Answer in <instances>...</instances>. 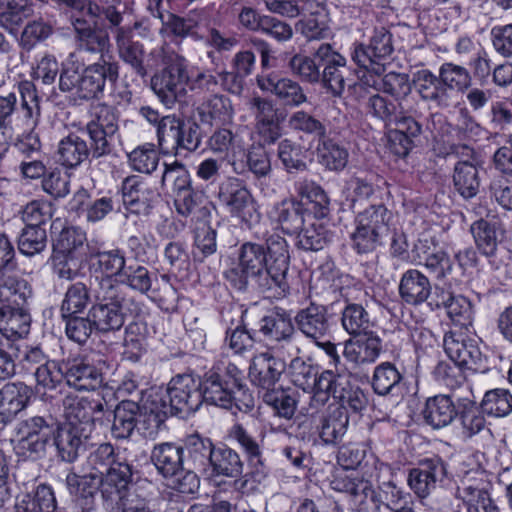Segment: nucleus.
Here are the masks:
<instances>
[{
    "label": "nucleus",
    "mask_w": 512,
    "mask_h": 512,
    "mask_svg": "<svg viewBox=\"0 0 512 512\" xmlns=\"http://www.w3.org/2000/svg\"><path fill=\"white\" fill-rule=\"evenodd\" d=\"M290 255L286 240L278 234L266 239V245L245 242L238 253V264L225 272V278L238 290H246L249 280L261 292L285 294Z\"/></svg>",
    "instance_id": "f257e3e1"
},
{
    "label": "nucleus",
    "mask_w": 512,
    "mask_h": 512,
    "mask_svg": "<svg viewBox=\"0 0 512 512\" xmlns=\"http://www.w3.org/2000/svg\"><path fill=\"white\" fill-rule=\"evenodd\" d=\"M79 69V63L74 61L63 65L59 88L63 92L75 91L80 99H100L119 79L120 65L113 56L98 59L81 72Z\"/></svg>",
    "instance_id": "f03ea898"
},
{
    "label": "nucleus",
    "mask_w": 512,
    "mask_h": 512,
    "mask_svg": "<svg viewBox=\"0 0 512 512\" xmlns=\"http://www.w3.org/2000/svg\"><path fill=\"white\" fill-rule=\"evenodd\" d=\"M149 56L163 68L151 77V89L166 107L172 108L185 97L190 76L186 59L164 43L153 48Z\"/></svg>",
    "instance_id": "7ed1b4c3"
},
{
    "label": "nucleus",
    "mask_w": 512,
    "mask_h": 512,
    "mask_svg": "<svg viewBox=\"0 0 512 512\" xmlns=\"http://www.w3.org/2000/svg\"><path fill=\"white\" fill-rule=\"evenodd\" d=\"M201 403L224 409L235 405V393L243 388L242 371L233 363L218 364L199 381Z\"/></svg>",
    "instance_id": "20e7f679"
},
{
    "label": "nucleus",
    "mask_w": 512,
    "mask_h": 512,
    "mask_svg": "<svg viewBox=\"0 0 512 512\" xmlns=\"http://www.w3.org/2000/svg\"><path fill=\"white\" fill-rule=\"evenodd\" d=\"M96 300L89 310L96 330L102 333L119 330L125 321V297L120 284L111 278H102Z\"/></svg>",
    "instance_id": "39448f33"
},
{
    "label": "nucleus",
    "mask_w": 512,
    "mask_h": 512,
    "mask_svg": "<svg viewBox=\"0 0 512 512\" xmlns=\"http://www.w3.org/2000/svg\"><path fill=\"white\" fill-rule=\"evenodd\" d=\"M156 133L160 150L175 155H178L180 150L196 151L203 137L201 127L196 121L185 122L174 114L161 118Z\"/></svg>",
    "instance_id": "423d86ee"
},
{
    "label": "nucleus",
    "mask_w": 512,
    "mask_h": 512,
    "mask_svg": "<svg viewBox=\"0 0 512 512\" xmlns=\"http://www.w3.org/2000/svg\"><path fill=\"white\" fill-rule=\"evenodd\" d=\"M315 58L323 67L319 83L332 96L342 97L345 88L355 84V70L347 65L346 58L331 44H320L315 50Z\"/></svg>",
    "instance_id": "0eeeda50"
},
{
    "label": "nucleus",
    "mask_w": 512,
    "mask_h": 512,
    "mask_svg": "<svg viewBox=\"0 0 512 512\" xmlns=\"http://www.w3.org/2000/svg\"><path fill=\"white\" fill-rule=\"evenodd\" d=\"M56 422L52 417L33 416L18 423L17 454L31 459L44 456L46 446L56 432Z\"/></svg>",
    "instance_id": "6e6552de"
},
{
    "label": "nucleus",
    "mask_w": 512,
    "mask_h": 512,
    "mask_svg": "<svg viewBox=\"0 0 512 512\" xmlns=\"http://www.w3.org/2000/svg\"><path fill=\"white\" fill-rule=\"evenodd\" d=\"M118 129L119 115L115 107L105 103L93 107L91 119L86 124V132L92 143L93 158L99 159L112 152L111 140Z\"/></svg>",
    "instance_id": "1a4fd4ad"
},
{
    "label": "nucleus",
    "mask_w": 512,
    "mask_h": 512,
    "mask_svg": "<svg viewBox=\"0 0 512 512\" xmlns=\"http://www.w3.org/2000/svg\"><path fill=\"white\" fill-rule=\"evenodd\" d=\"M218 199L232 216L241 219L248 226L260 220L256 201L241 179L229 177L221 182Z\"/></svg>",
    "instance_id": "9d476101"
},
{
    "label": "nucleus",
    "mask_w": 512,
    "mask_h": 512,
    "mask_svg": "<svg viewBox=\"0 0 512 512\" xmlns=\"http://www.w3.org/2000/svg\"><path fill=\"white\" fill-rule=\"evenodd\" d=\"M334 370L326 369L321 373L317 367L307 363L300 357H295L288 365V377L296 387L311 394L310 406L318 409L326 404V392L323 382L335 375Z\"/></svg>",
    "instance_id": "9b49d317"
},
{
    "label": "nucleus",
    "mask_w": 512,
    "mask_h": 512,
    "mask_svg": "<svg viewBox=\"0 0 512 512\" xmlns=\"http://www.w3.org/2000/svg\"><path fill=\"white\" fill-rule=\"evenodd\" d=\"M161 389L163 401L173 415H189L201 406V385L192 374L184 373L173 377L167 388Z\"/></svg>",
    "instance_id": "f8f14e48"
},
{
    "label": "nucleus",
    "mask_w": 512,
    "mask_h": 512,
    "mask_svg": "<svg viewBox=\"0 0 512 512\" xmlns=\"http://www.w3.org/2000/svg\"><path fill=\"white\" fill-rule=\"evenodd\" d=\"M106 407V401L99 395L86 397H79L73 394L66 395L63 399L65 424H73L92 432V428L96 423H103Z\"/></svg>",
    "instance_id": "ddd939ff"
},
{
    "label": "nucleus",
    "mask_w": 512,
    "mask_h": 512,
    "mask_svg": "<svg viewBox=\"0 0 512 512\" xmlns=\"http://www.w3.org/2000/svg\"><path fill=\"white\" fill-rule=\"evenodd\" d=\"M99 477L102 484L101 498L106 508L121 507L126 499L138 498L128 494L133 481V467L127 461L117 462Z\"/></svg>",
    "instance_id": "4468645a"
},
{
    "label": "nucleus",
    "mask_w": 512,
    "mask_h": 512,
    "mask_svg": "<svg viewBox=\"0 0 512 512\" xmlns=\"http://www.w3.org/2000/svg\"><path fill=\"white\" fill-rule=\"evenodd\" d=\"M335 491L344 492L351 496L353 506L358 512H384L382 510V494L363 478H353L347 475H337L331 481Z\"/></svg>",
    "instance_id": "2eb2a0df"
},
{
    "label": "nucleus",
    "mask_w": 512,
    "mask_h": 512,
    "mask_svg": "<svg viewBox=\"0 0 512 512\" xmlns=\"http://www.w3.org/2000/svg\"><path fill=\"white\" fill-rule=\"evenodd\" d=\"M257 85L262 91L270 92L285 107L297 108L308 102V96L301 84L289 77H279L275 73L257 77Z\"/></svg>",
    "instance_id": "dca6fc26"
},
{
    "label": "nucleus",
    "mask_w": 512,
    "mask_h": 512,
    "mask_svg": "<svg viewBox=\"0 0 512 512\" xmlns=\"http://www.w3.org/2000/svg\"><path fill=\"white\" fill-rule=\"evenodd\" d=\"M285 368V360L270 352H263L252 358L249 377L251 383L259 389V395L276 387Z\"/></svg>",
    "instance_id": "f3484780"
},
{
    "label": "nucleus",
    "mask_w": 512,
    "mask_h": 512,
    "mask_svg": "<svg viewBox=\"0 0 512 512\" xmlns=\"http://www.w3.org/2000/svg\"><path fill=\"white\" fill-rule=\"evenodd\" d=\"M447 474L445 463L438 457L424 459L418 467L409 472L410 488L421 498L428 496L437 484L443 482Z\"/></svg>",
    "instance_id": "a211bd4d"
},
{
    "label": "nucleus",
    "mask_w": 512,
    "mask_h": 512,
    "mask_svg": "<svg viewBox=\"0 0 512 512\" xmlns=\"http://www.w3.org/2000/svg\"><path fill=\"white\" fill-rule=\"evenodd\" d=\"M394 125L395 130L390 135L392 150L396 155L405 157L419 140L422 124L416 118V110L412 106H406Z\"/></svg>",
    "instance_id": "6ab92c4d"
},
{
    "label": "nucleus",
    "mask_w": 512,
    "mask_h": 512,
    "mask_svg": "<svg viewBox=\"0 0 512 512\" xmlns=\"http://www.w3.org/2000/svg\"><path fill=\"white\" fill-rule=\"evenodd\" d=\"M123 203L129 213L148 215L152 202L157 197L155 190L142 177H126L121 186Z\"/></svg>",
    "instance_id": "aec40b11"
},
{
    "label": "nucleus",
    "mask_w": 512,
    "mask_h": 512,
    "mask_svg": "<svg viewBox=\"0 0 512 512\" xmlns=\"http://www.w3.org/2000/svg\"><path fill=\"white\" fill-rule=\"evenodd\" d=\"M294 321L297 329L316 345L330 331L328 308L314 302L297 311Z\"/></svg>",
    "instance_id": "412c9836"
},
{
    "label": "nucleus",
    "mask_w": 512,
    "mask_h": 512,
    "mask_svg": "<svg viewBox=\"0 0 512 512\" xmlns=\"http://www.w3.org/2000/svg\"><path fill=\"white\" fill-rule=\"evenodd\" d=\"M66 485L73 496L76 507L82 512H91L95 509L97 492L101 493L102 484L98 473L90 472L78 475L70 472L66 476Z\"/></svg>",
    "instance_id": "4be33fe9"
},
{
    "label": "nucleus",
    "mask_w": 512,
    "mask_h": 512,
    "mask_svg": "<svg viewBox=\"0 0 512 512\" xmlns=\"http://www.w3.org/2000/svg\"><path fill=\"white\" fill-rule=\"evenodd\" d=\"M32 388L24 382H8L0 388V423L8 424L25 410L32 397Z\"/></svg>",
    "instance_id": "5701e85b"
},
{
    "label": "nucleus",
    "mask_w": 512,
    "mask_h": 512,
    "mask_svg": "<svg viewBox=\"0 0 512 512\" xmlns=\"http://www.w3.org/2000/svg\"><path fill=\"white\" fill-rule=\"evenodd\" d=\"M443 346L451 362L465 369L476 371L483 363V355L473 340L449 332L444 336Z\"/></svg>",
    "instance_id": "b1692460"
},
{
    "label": "nucleus",
    "mask_w": 512,
    "mask_h": 512,
    "mask_svg": "<svg viewBox=\"0 0 512 512\" xmlns=\"http://www.w3.org/2000/svg\"><path fill=\"white\" fill-rule=\"evenodd\" d=\"M323 385L327 389L326 403L330 397H333L356 413L363 411L368 405L367 394L358 386H350L348 377L338 371L333 378L329 376V380H325Z\"/></svg>",
    "instance_id": "393cba45"
},
{
    "label": "nucleus",
    "mask_w": 512,
    "mask_h": 512,
    "mask_svg": "<svg viewBox=\"0 0 512 512\" xmlns=\"http://www.w3.org/2000/svg\"><path fill=\"white\" fill-rule=\"evenodd\" d=\"M91 431H87L73 424H56V432L53 435L59 457L66 462L77 459L81 450L85 449Z\"/></svg>",
    "instance_id": "a878e982"
},
{
    "label": "nucleus",
    "mask_w": 512,
    "mask_h": 512,
    "mask_svg": "<svg viewBox=\"0 0 512 512\" xmlns=\"http://www.w3.org/2000/svg\"><path fill=\"white\" fill-rule=\"evenodd\" d=\"M72 25L80 51L99 56V59L112 56L109 53L110 39L106 31L97 29L83 18L73 19Z\"/></svg>",
    "instance_id": "bb28decb"
},
{
    "label": "nucleus",
    "mask_w": 512,
    "mask_h": 512,
    "mask_svg": "<svg viewBox=\"0 0 512 512\" xmlns=\"http://www.w3.org/2000/svg\"><path fill=\"white\" fill-rule=\"evenodd\" d=\"M138 29L120 30L117 37L114 38L119 58L131 67L134 73L141 79H145L148 74V68L144 64L145 49L144 45L135 39V32Z\"/></svg>",
    "instance_id": "cd10ccee"
},
{
    "label": "nucleus",
    "mask_w": 512,
    "mask_h": 512,
    "mask_svg": "<svg viewBox=\"0 0 512 512\" xmlns=\"http://www.w3.org/2000/svg\"><path fill=\"white\" fill-rule=\"evenodd\" d=\"M65 375L67 384L79 391L96 390L104 380L102 372L84 359L67 361Z\"/></svg>",
    "instance_id": "c85d7f7f"
},
{
    "label": "nucleus",
    "mask_w": 512,
    "mask_h": 512,
    "mask_svg": "<svg viewBox=\"0 0 512 512\" xmlns=\"http://www.w3.org/2000/svg\"><path fill=\"white\" fill-rule=\"evenodd\" d=\"M413 82L424 101L432 102L440 108L451 105L452 97L448 95L439 73L435 75L428 69L419 70L413 74Z\"/></svg>",
    "instance_id": "c756f323"
},
{
    "label": "nucleus",
    "mask_w": 512,
    "mask_h": 512,
    "mask_svg": "<svg viewBox=\"0 0 512 512\" xmlns=\"http://www.w3.org/2000/svg\"><path fill=\"white\" fill-rule=\"evenodd\" d=\"M422 415L428 425L440 429L451 424L458 411L449 395L439 394L426 400Z\"/></svg>",
    "instance_id": "7c9ffc66"
},
{
    "label": "nucleus",
    "mask_w": 512,
    "mask_h": 512,
    "mask_svg": "<svg viewBox=\"0 0 512 512\" xmlns=\"http://www.w3.org/2000/svg\"><path fill=\"white\" fill-rule=\"evenodd\" d=\"M432 286L426 275L417 269L407 270L399 283L401 299L409 305L424 303L431 294Z\"/></svg>",
    "instance_id": "2f4dec72"
},
{
    "label": "nucleus",
    "mask_w": 512,
    "mask_h": 512,
    "mask_svg": "<svg viewBox=\"0 0 512 512\" xmlns=\"http://www.w3.org/2000/svg\"><path fill=\"white\" fill-rule=\"evenodd\" d=\"M91 156L93 160V148L92 143L82 139L75 133H70L68 136L60 140L57 149V161L67 167L76 168L84 160Z\"/></svg>",
    "instance_id": "473e14b6"
},
{
    "label": "nucleus",
    "mask_w": 512,
    "mask_h": 512,
    "mask_svg": "<svg viewBox=\"0 0 512 512\" xmlns=\"http://www.w3.org/2000/svg\"><path fill=\"white\" fill-rule=\"evenodd\" d=\"M358 338L346 341L344 356L348 361L356 364L372 363L380 355L381 339L372 334L364 333Z\"/></svg>",
    "instance_id": "72a5a7b5"
},
{
    "label": "nucleus",
    "mask_w": 512,
    "mask_h": 512,
    "mask_svg": "<svg viewBox=\"0 0 512 512\" xmlns=\"http://www.w3.org/2000/svg\"><path fill=\"white\" fill-rule=\"evenodd\" d=\"M151 461L157 471L168 478L184 467V449L168 442L155 445L151 453Z\"/></svg>",
    "instance_id": "f704fd0d"
},
{
    "label": "nucleus",
    "mask_w": 512,
    "mask_h": 512,
    "mask_svg": "<svg viewBox=\"0 0 512 512\" xmlns=\"http://www.w3.org/2000/svg\"><path fill=\"white\" fill-rule=\"evenodd\" d=\"M57 500L51 486L39 484L33 491L18 497L14 512H56Z\"/></svg>",
    "instance_id": "c9c22d12"
},
{
    "label": "nucleus",
    "mask_w": 512,
    "mask_h": 512,
    "mask_svg": "<svg viewBox=\"0 0 512 512\" xmlns=\"http://www.w3.org/2000/svg\"><path fill=\"white\" fill-rule=\"evenodd\" d=\"M31 316L25 306L0 308V332L6 340L23 338L30 331Z\"/></svg>",
    "instance_id": "e433bc0d"
},
{
    "label": "nucleus",
    "mask_w": 512,
    "mask_h": 512,
    "mask_svg": "<svg viewBox=\"0 0 512 512\" xmlns=\"http://www.w3.org/2000/svg\"><path fill=\"white\" fill-rule=\"evenodd\" d=\"M471 232L479 251L488 258L495 257L503 237L498 224L480 219L471 225Z\"/></svg>",
    "instance_id": "4c0bfd02"
},
{
    "label": "nucleus",
    "mask_w": 512,
    "mask_h": 512,
    "mask_svg": "<svg viewBox=\"0 0 512 512\" xmlns=\"http://www.w3.org/2000/svg\"><path fill=\"white\" fill-rule=\"evenodd\" d=\"M141 416V407L138 403L130 400L121 401L114 409L112 435L117 439L129 438Z\"/></svg>",
    "instance_id": "58836bf2"
},
{
    "label": "nucleus",
    "mask_w": 512,
    "mask_h": 512,
    "mask_svg": "<svg viewBox=\"0 0 512 512\" xmlns=\"http://www.w3.org/2000/svg\"><path fill=\"white\" fill-rule=\"evenodd\" d=\"M316 151L319 163L330 171L340 172L348 164V149L327 134L318 140Z\"/></svg>",
    "instance_id": "ea45409f"
},
{
    "label": "nucleus",
    "mask_w": 512,
    "mask_h": 512,
    "mask_svg": "<svg viewBox=\"0 0 512 512\" xmlns=\"http://www.w3.org/2000/svg\"><path fill=\"white\" fill-rule=\"evenodd\" d=\"M214 448L215 446L209 438H203L197 434L189 436L185 443L187 456L184 459V464L187 468L207 472Z\"/></svg>",
    "instance_id": "a19ab883"
},
{
    "label": "nucleus",
    "mask_w": 512,
    "mask_h": 512,
    "mask_svg": "<svg viewBox=\"0 0 512 512\" xmlns=\"http://www.w3.org/2000/svg\"><path fill=\"white\" fill-rule=\"evenodd\" d=\"M244 463L240 455L230 447L215 446L209 469L211 475L237 478L243 473Z\"/></svg>",
    "instance_id": "79ce46f5"
},
{
    "label": "nucleus",
    "mask_w": 512,
    "mask_h": 512,
    "mask_svg": "<svg viewBox=\"0 0 512 512\" xmlns=\"http://www.w3.org/2000/svg\"><path fill=\"white\" fill-rule=\"evenodd\" d=\"M440 306V304H438ZM441 306L446 310L448 318L454 325L468 328L473 323L474 309L471 301L463 295L443 293Z\"/></svg>",
    "instance_id": "37998d69"
},
{
    "label": "nucleus",
    "mask_w": 512,
    "mask_h": 512,
    "mask_svg": "<svg viewBox=\"0 0 512 512\" xmlns=\"http://www.w3.org/2000/svg\"><path fill=\"white\" fill-rule=\"evenodd\" d=\"M453 184L456 191L465 199L473 198L479 192V170L475 164L460 160L454 166Z\"/></svg>",
    "instance_id": "c03bdc74"
},
{
    "label": "nucleus",
    "mask_w": 512,
    "mask_h": 512,
    "mask_svg": "<svg viewBox=\"0 0 512 512\" xmlns=\"http://www.w3.org/2000/svg\"><path fill=\"white\" fill-rule=\"evenodd\" d=\"M31 297L32 288L25 279L9 273L0 275V298L7 306H25Z\"/></svg>",
    "instance_id": "a18cd8bd"
},
{
    "label": "nucleus",
    "mask_w": 512,
    "mask_h": 512,
    "mask_svg": "<svg viewBox=\"0 0 512 512\" xmlns=\"http://www.w3.org/2000/svg\"><path fill=\"white\" fill-rule=\"evenodd\" d=\"M349 416L345 407L329 410L321 419L320 438L325 444H337L347 432Z\"/></svg>",
    "instance_id": "49530a36"
},
{
    "label": "nucleus",
    "mask_w": 512,
    "mask_h": 512,
    "mask_svg": "<svg viewBox=\"0 0 512 512\" xmlns=\"http://www.w3.org/2000/svg\"><path fill=\"white\" fill-rule=\"evenodd\" d=\"M198 114L202 122L226 124L232 121L234 110L228 97L215 94L201 104Z\"/></svg>",
    "instance_id": "de8ad7c7"
},
{
    "label": "nucleus",
    "mask_w": 512,
    "mask_h": 512,
    "mask_svg": "<svg viewBox=\"0 0 512 512\" xmlns=\"http://www.w3.org/2000/svg\"><path fill=\"white\" fill-rule=\"evenodd\" d=\"M31 14L28 0H0V26L13 35Z\"/></svg>",
    "instance_id": "09e8293b"
},
{
    "label": "nucleus",
    "mask_w": 512,
    "mask_h": 512,
    "mask_svg": "<svg viewBox=\"0 0 512 512\" xmlns=\"http://www.w3.org/2000/svg\"><path fill=\"white\" fill-rule=\"evenodd\" d=\"M163 393L160 388H151L147 391L143 400V409L146 428L157 431L165 422L168 415H173L167 408V402L163 401Z\"/></svg>",
    "instance_id": "8fccbe9b"
},
{
    "label": "nucleus",
    "mask_w": 512,
    "mask_h": 512,
    "mask_svg": "<svg viewBox=\"0 0 512 512\" xmlns=\"http://www.w3.org/2000/svg\"><path fill=\"white\" fill-rule=\"evenodd\" d=\"M309 220H313V216L307 212L301 202L292 200L281 203L278 222L283 232L296 235Z\"/></svg>",
    "instance_id": "3c124183"
},
{
    "label": "nucleus",
    "mask_w": 512,
    "mask_h": 512,
    "mask_svg": "<svg viewBox=\"0 0 512 512\" xmlns=\"http://www.w3.org/2000/svg\"><path fill=\"white\" fill-rule=\"evenodd\" d=\"M157 281V273L151 271L147 266L136 262H128L127 267L121 274L120 284L140 294L148 295L153 289V283Z\"/></svg>",
    "instance_id": "603ef678"
},
{
    "label": "nucleus",
    "mask_w": 512,
    "mask_h": 512,
    "mask_svg": "<svg viewBox=\"0 0 512 512\" xmlns=\"http://www.w3.org/2000/svg\"><path fill=\"white\" fill-rule=\"evenodd\" d=\"M259 330L270 341L295 336V327L290 316L279 308L261 319Z\"/></svg>",
    "instance_id": "864d4df0"
},
{
    "label": "nucleus",
    "mask_w": 512,
    "mask_h": 512,
    "mask_svg": "<svg viewBox=\"0 0 512 512\" xmlns=\"http://www.w3.org/2000/svg\"><path fill=\"white\" fill-rule=\"evenodd\" d=\"M448 95L453 91L464 93L472 86V75L466 67L444 62L438 70Z\"/></svg>",
    "instance_id": "5fc2aeb1"
},
{
    "label": "nucleus",
    "mask_w": 512,
    "mask_h": 512,
    "mask_svg": "<svg viewBox=\"0 0 512 512\" xmlns=\"http://www.w3.org/2000/svg\"><path fill=\"white\" fill-rule=\"evenodd\" d=\"M91 302L90 291L83 282H75L68 286L60 306L62 317L82 313Z\"/></svg>",
    "instance_id": "6e6d98bb"
},
{
    "label": "nucleus",
    "mask_w": 512,
    "mask_h": 512,
    "mask_svg": "<svg viewBox=\"0 0 512 512\" xmlns=\"http://www.w3.org/2000/svg\"><path fill=\"white\" fill-rule=\"evenodd\" d=\"M278 158L288 173L307 170L306 151L301 144L290 139H283L277 150Z\"/></svg>",
    "instance_id": "4d7b16f0"
},
{
    "label": "nucleus",
    "mask_w": 512,
    "mask_h": 512,
    "mask_svg": "<svg viewBox=\"0 0 512 512\" xmlns=\"http://www.w3.org/2000/svg\"><path fill=\"white\" fill-rule=\"evenodd\" d=\"M401 380L398 369L392 363L384 362L375 368L371 384L376 394L385 396L398 390Z\"/></svg>",
    "instance_id": "13d9d810"
},
{
    "label": "nucleus",
    "mask_w": 512,
    "mask_h": 512,
    "mask_svg": "<svg viewBox=\"0 0 512 512\" xmlns=\"http://www.w3.org/2000/svg\"><path fill=\"white\" fill-rule=\"evenodd\" d=\"M391 212L383 205H371L355 217V225L385 235L391 219Z\"/></svg>",
    "instance_id": "bf43d9fd"
},
{
    "label": "nucleus",
    "mask_w": 512,
    "mask_h": 512,
    "mask_svg": "<svg viewBox=\"0 0 512 512\" xmlns=\"http://www.w3.org/2000/svg\"><path fill=\"white\" fill-rule=\"evenodd\" d=\"M321 64L315 58V52L312 56L304 54H295L288 61V68L291 73L298 77L302 82L317 84L321 80Z\"/></svg>",
    "instance_id": "052dcab7"
},
{
    "label": "nucleus",
    "mask_w": 512,
    "mask_h": 512,
    "mask_svg": "<svg viewBox=\"0 0 512 512\" xmlns=\"http://www.w3.org/2000/svg\"><path fill=\"white\" fill-rule=\"evenodd\" d=\"M296 246L305 251H319L327 244V231L314 218L296 234Z\"/></svg>",
    "instance_id": "680f3d73"
},
{
    "label": "nucleus",
    "mask_w": 512,
    "mask_h": 512,
    "mask_svg": "<svg viewBox=\"0 0 512 512\" xmlns=\"http://www.w3.org/2000/svg\"><path fill=\"white\" fill-rule=\"evenodd\" d=\"M468 512H500L489 492L484 488L464 485L458 488Z\"/></svg>",
    "instance_id": "e2e57ef3"
},
{
    "label": "nucleus",
    "mask_w": 512,
    "mask_h": 512,
    "mask_svg": "<svg viewBox=\"0 0 512 512\" xmlns=\"http://www.w3.org/2000/svg\"><path fill=\"white\" fill-rule=\"evenodd\" d=\"M341 323L350 335H362L370 328L367 311L360 304H348L342 311Z\"/></svg>",
    "instance_id": "0e129e2a"
},
{
    "label": "nucleus",
    "mask_w": 512,
    "mask_h": 512,
    "mask_svg": "<svg viewBox=\"0 0 512 512\" xmlns=\"http://www.w3.org/2000/svg\"><path fill=\"white\" fill-rule=\"evenodd\" d=\"M482 412L494 417H504L512 412V395L505 389L485 393L481 402Z\"/></svg>",
    "instance_id": "69168bd1"
},
{
    "label": "nucleus",
    "mask_w": 512,
    "mask_h": 512,
    "mask_svg": "<svg viewBox=\"0 0 512 512\" xmlns=\"http://www.w3.org/2000/svg\"><path fill=\"white\" fill-rule=\"evenodd\" d=\"M47 246L45 227L25 226L18 237V249L26 256L41 253Z\"/></svg>",
    "instance_id": "338daca9"
},
{
    "label": "nucleus",
    "mask_w": 512,
    "mask_h": 512,
    "mask_svg": "<svg viewBox=\"0 0 512 512\" xmlns=\"http://www.w3.org/2000/svg\"><path fill=\"white\" fill-rule=\"evenodd\" d=\"M260 397L278 416L285 419H291L296 411V400L281 387L264 391Z\"/></svg>",
    "instance_id": "774afa93"
}]
</instances>
